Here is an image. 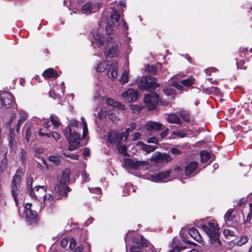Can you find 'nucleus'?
Masks as SVG:
<instances>
[{
    "instance_id": "nucleus-13",
    "label": "nucleus",
    "mask_w": 252,
    "mask_h": 252,
    "mask_svg": "<svg viewBox=\"0 0 252 252\" xmlns=\"http://www.w3.org/2000/svg\"><path fill=\"white\" fill-rule=\"evenodd\" d=\"M171 160L170 157L166 153L161 154L159 152L155 153L151 158V161L156 163H166Z\"/></svg>"
},
{
    "instance_id": "nucleus-50",
    "label": "nucleus",
    "mask_w": 252,
    "mask_h": 252,
    "mask_svg": "<svg viewBox=\"0 0 252 252\" xmlns=\"http://www.w3.org/2000/svg\"><path fill=\"white\" fill-rule=\"evenodd\" d=\"M117 101L111 98H108L106 99V103L108 105L115 107L116 105Z\"/></svg>"
},
{
    "instance_id": "nucleus-19",
    "label": "nucleus",
    "mask_w": 252,
    "mask_h": 252,
    "mask_svg": "<svg viewBox=\"0 0 252 252\" xmlns=\"http://www.w3.org/2000/svg\"><path fill=\"white\" fill-rule=\"evenodd\" d=\"M189 235L195 241L201 243L203 242V238L199 234L198 231L195 228H191L189 230Z\"/></svg>"
},
{
    "instance_id": "nucleus-51",
    "label": "nucleus",
    "mask_w": 252,
    "mask_h": 252,
    "mask_svg": "<svg viewBox=\"0 0 252 252\" xmlns=\"http://www.w3.org/2000/svg\"><path fill=\"white\" fill-rule=\"evenodd\" d=\"M79 146V144H77V143H69L68 149L69 151H72L77 149L78 148Z\"/></svg>"
},
{
    "instance_id": "nucleus-25",
    "label": "nucleus",
    "mask_w": 252,
    "mask_h": 252,
    "mask_svg": "<svg viewBox=\"0 0 252 252\" xmlns=\"http://www.w3.org/2000/svg\"><path fill=\"white\" fill-rule=\"evenodd\" d=\"M116 67L112 64L109 65L107 70V75L112 79H115L118 75V71L116 70Z\"/></svg>"
},
{
    "instance_id": "nucleus-30",
    "label": "nucleus",
    "mask_w": 252,
    "mask_h": 252,
    "mask_svg": "<svg viewBox=\"0 0 252 252\" xmlns=\"http://www.w3.org/2000/svg\"><path fill=\"white\" fill-rule=\"evenodd\" d=\"M25 128V139L28 142H29L32 136V130L34 129L33 126L29 125Z\"/></svg>"
},
{
    "instance_id": "nucleus-47",
    "label": "nucleus",
    "mask_w": 252,
    "mask_h": 252,
    "mask_svg": "<svg viewBox=\"0 0 252 252\" xmlns=\"http://www.w3.org/2000/svg\"><path fill=\"white\" fill-rule=\"evenodd\" d=\"M17 138L15 132V128L10 127L9 129V133L8 134V138Z\"/></svg>"
},
{
    "instance_id": "nucleus-59",
    "label": "nucleus",
    "mask_w": 252,
    "mask_h": 252,
    "mask_svg": "<svg viewBox=\"0 0 252 252\" xmlns=\"http://www.w3.org/2000/svg\"><path fill=\"white\" fill-rule=\"evenodd\" d=\"M171 153L173 155H180L181 153V152L180 150L176 148H172L170 150Z\"/></svg>"
},
{
    "instance_id": "nucleus-18",
    "label": "nucleus",
    "mask_w": 252,
    "mask_h": 252,
    "mask_svg": "<svg viewBox=\"0 0 252 252\" xmlns=\"http://www.w3.org/2000/svg\"><path fill=\"white\" fill-rule=\"evenodd\" d=\"M162 125L158 122H147L145 124L146 129L150 131H158L161 129Z\"/></svg>"
},
{
    "instance_id": "nucleus-33",
    "label": "nucleus",
    "mask_w": 252,
    "mask_h": 252,
    "mask_svg": "<svg viewBox=\"0 0 252 252\" xmlns=\"http://www.w3.org/2000/svg\"><path fill=\"white\" fill-rule=\"evenodd\" d=\"M249 240V238L247 236H242L238 240H236L235 244L238 246H242L246 244Z\"/></svg>"
},
{
    "instance_id": "nucleus-32",
    "label": "nucleus",
    "mask_w": 252,
    "mask_h": 252,
    "mask_svg": "<svg viewBox=\"0 0 252 252\" xmlns=\"http://www.w3.org/2000/svg\"><path fill=\"white\" fill-rule=\"evenodd\" d=\"M180 117L186 122L189 123L190 121V116L189 112L181 111L179 113Z\"/></svg>"
},
{
    "instance_id": "nucleus-43",
    "label": "nucleus",
    "mask_w": 252,
    "mask_h": 252,
    "mask_svg": "<svg viewBox=\"0 0 252 252\" xmlns=\"http://www.w3.org/2000/svg\"><path fill=\"white\" fill-rule=\"evenodd\" d=\"M27 155V154L26 151L25 150H24V149H21V152L20 154V157L21 161L23 163H24L26 160Z\"/></svg>"
},
{
    "instance_id": "nucleus-5",
    "label": "nucleus",
    "mask_w": 252,
    "mask_h": 252,
    "mask_svg": "<svg viewBox=\"0 0 252 252\" xmlns=\"http://www.w3.org/2000/svg\"><path fill=\"white\" fill-rule=\"evenodd\" d=\"M144 102L150 111L155 110L158 102L164 106H167L169 104L167 101L159 98L158 94L156 93L146 94L144 96Z\"/></svg>"
},
{
    "instance_id": "nucleus-14",
    "label": "nucleus",
    "mask_w": 252,
    "mask_h": 252,
    "mask_svg": "<svg viewBox=\"0 0 252 252\" xmlns=\"http://www.w3.org/2000/svg\"><path fill=\"white\" fill-rule=\"evenodd\" d=\"M2 97V103L5 108H10L15 103V99L13 95L10 92H5L0 94Z\"/></svg>"
},
{
    "instance_id": "nucleus-60",
    "label": "nucleus",
    "mask_w": 252,
    "mask_h": 252,
    "mask_svg": "<svg viewBox=\"0 0 252 252\" xmlns=\"http://www.w3.org/2000/svg\"><path fill=\"white\" fill-rule=\"evenodd\" d=\"M147 142L148 143H155V144H158V141L155 137H153L151 138H149L147 140Z\"/></svg>"
},
{
    "instance_id": "nucleus-57",
    "label": "nucleus",
    "mask_w": 252,
    "mask_h": 252,
    "mask_svg": "<svg viewBox=\"0 0 252 252\" xmlns=\"http://www.w3.org/2000/svg\"><path fill=\"white\" fill-rule=\"evenodd\" d=\"M42 129H40L38 131V135L41 136H46L49 138L51 136V133L43 132L42 131Z\"/></svg>"
},
{
    "instance_id": "nucleus-24",
    "label": "nucleus",
    "mask_w": 252,
    "mask_h": 252,
    "mask_svg": "<svg viewBox=\"0 0 252 252\" xmlns=\"http://www.w3.org/2000/svg\"><path fill=\"white\" fill-rule=\"evenodd\" d=\"M54 201V197L53 195L51 194H48L44 195V196L43 197V202L41 203V205L43 206V207L45 206H48L50 207L52 206L53 204Z\"/></svg>"
},
{
    "instance_id": "nucleus-49",
    "label": "nucleus",
    "mask_w": 252,
    "mask_h": 252,
    "mask_svg": "<svg viewBox=\"0 0 252 252\" xmlns=\"http://www.w3.org/2000/svg\"><path fill=\"white\" fill-rule=\"evenodd\" d=\"M173 86L177 89L179 91H182L184 89L182 85L180 84L177 81H174L172 82Z\"/></svg>"
},
{
    "instance_id": "nucleus-31",
    "label": "nucleus",
    "mask_w": 252,
    "mask_h": 252,
    "mask_svg": "<svg viewBox=\"0 0 252 252\" xmlns=\"http://www.w3.org/2000/svg\"><path fill=\"white\" fill-rule=\"evenodd\" d=\"M115 22L110 21L108 22V25L105 27L106 32L107 34L111 35L114 33V30L113 27L115 26Z\"/></svg>"
},
{
    "instance_id": "nucleus-2",
    "label": "nucleus",
    "mask_w": 252,
    "mask_h": 252,
    "mask_svg": "<svg viewBox=\"0 0 252 252\" xmlns=\"http://www.w3.org/2000/svg\"><path fill=\"white\" fill-rule=\"evenodd\" d=\"M69 182V174H59L57 182L54 189V193L59 199L63 196H66L69 189L67 184Z\"/></svg>"
},
{
    "instance_id": "nucleus-38",
    "label": "nucleus",
    "mask_w": 252,
    "mask_h": 252,
    "mask_svg": "<svg viewBox=\"0 0 252 252\" xmlns=\"http://www.w3.org/2000/svg\"><path fill=\"white\" fill-rule=\"evenodd\" d=\"M110 17L111 18V21H113V20H114L115 22H117L119 21L120 18V14L118 13L117 10L113 9L112 12L111 13Z\"/></svg>"
},
{
    "instance_id": "nucleus-54",
    "label": "nucleus",
    "mask_w": 252,
    "mask_h": 252,
    "mask_svg": "<svg viewBox=\"0 0 252 252\" xmlns=\"http://www.w3.org/2000/svg\"><path fill=\"white\" fill-rule=\"evenodd\" d=\"M69 241V238L66 237L63 239L61 242V246L63 248H65L67 245Z\"/></svg>"
},
{
    "instance_id": "nucleus-16",
    "label": "nucleus",
    "mask_w": 252,
    "mask_h": 252,
    "mask_svg": "<svg viewBox=\"0 0 252 252\" xmlns=\"http://www.w3.org/2000/svg\"><path fill=\"white\" fill-rule=\"evenodd\" d=\"M139 95V92L132 89H129L122 93V96L125 97L128 102L135 101Z\"/></svg>"
},
{
    "instance_id": "nucleus-15",
    "label": "nucleus",
    "mask_w": 252,
    "mask_h": 252,
    "mask_svg": "<svg viewBox=\"0 0 252 252\" xmlns=\"http://www.w3.org/2000/svg\"><path fill=\"white\" fill-rule=\"evenodd\" d=\"M147 243L144 238L141 236L140 239H135V244L131 247V252H143L142 248L147 247Z\"/></svg>"
},
{
    "instance_id": "nucleus-61",
    "label": "nucleus",
    "mask_w": 252,
    "mask_h": 252,
    "mask_svg": "<svg viewBox=\"0 0 252 252\" xmlns=\"http://www.w3.org/2000/svg\"><path fill=\"white\" fill-rule=\"evenodd\" d=\"M51 136L54 138L56 141L60 139V134L58 132H51Z\"/></svg>"
},
{
    "instance_id": "nucleus-64",
    "label": "nucleus",
    "mask_w": 252,
    "mask_h": 252,
    "mask_svg": "<svg viewBox=\"0 0 252 252\" xmlns=\"http://www.w3.org/2000/svg\"><path fill=\"white\" fill-rule=\"evenodd\" d=\"M250 213L248 215L247 220H250L252 218V202L249 204Z\"/></svg>"
},
{
    "instance_id": "nucleus-12",
    "label": "nucleus",
    "mask_w": 252,
    "mask_h": 252,
    "mask_svg": "<svg viewBox=\"0 0 252 252\" xmlns=\"http://www.w3.org/2000/svg\"><path fill=\"white\" fill-rule=\"evenodd\" d=\"M124 137V132L118 133L116 131H110L107 134V141L112 144L120 145Z\"/></svg>"
},
{
    "instance_id": "nucleus-45",
    "label": "nucleus",
    "mask_w": 252,
    "mask_h": 252,
    "mask_svg": "<svg viewBox=\"0 0 252 252\" xmlns=\"http://www.w3.org/2000/svg\"><path fill=\"white\" fill-rule=\"evenodd\" d=\"M78 126V122L76 120H72L68 125L67 129H73L72 127H77Z\"/></svg>"
},
{
    "instance_id": "nucleus-4",
    "label": "nucleus",
    "mask_w": 252,
    "mask_h": 252,
    "mask_svg": "<svg viewBox=\"0 0 252 252\" xmlns=\"http://www.w3.org/2000/svg\"><path fill=\"white\" fill-rule=\"evenodd\" d=\"M157 80L156 78L150 75L143 76L138 83V88L141 91L154 93L156 89L159 86Z\"/></svg>"
},
{
    "instance_id": "nucleus-22",
    "label": "nucleus",
    "mask_w": 252,
    "mask_h": 252,
    "mask_svg": "<svg viewBox=\"0 0 252 252\" xmlns=\"http://www.w3.org/2000/svg\"><path fill=\"white\" fill-rule=\"evenodd\" d=\"M166 120L169 123L181 125L182 121L180 117L175 113H171L166 117Z\"/></svg>"
},
{
    "instance_id": "nucleus-40",
    "label": "nucleus",
    "mask_w": 252,
    "mask_h": 252,
    "mask_svg": "<svg viewBox=\"0 0 252 252\" xmlns=\"http://www.w3.org/2000/svg\"><path fill=\"white\" fill-rule=\"evenodd\" d=\"M48 159L53 162L55 165H59L61 163L60 157L56 156H49L48 157Z\"/></svg>"
},
{
    "instance_id": "nucleus-48",
    "label": "nucleus",
    "mask_w": 252,
    "mask_h": 252,
    "mask_svg": "<svg viewBox=\"0 0 252 252\" xmlns=\"http://www.w3.org/2000/svg\"><path fill=\"white\" fill-rule=\"evenodd\" d=\"M64 156L66 158H69L72 159L78 160V155L76 154H71V153H64Z\"/></svg>"
},
{
    "instance_id": "nucleus-28",
    "label": "nucleus",
    "mask_w": 252,
    "mask_h": 252,
    "mask_svg": "<svg viewBox=\"0 0 252 252\" xmlns=\"http://www.w3.org/2000/svg\"><path fill=\"white\" fill-rule=\"evenodd\" d=\"M8 146L10 152L14 151L17 147L18 138H8Z\"/></svg>"
},
{
    "instance_id": "nucleus-21",
    "label": "nucleus",
    "mask_w": 252,
    "mask_h": 252,
    "mask_svg": "<svg viewBox=\"0 0 252 252\" xmlns=\"http://www.w3.org/2000/svg\"><path fill=\"white\" fill-rule=\"evenodd\" d=\"M198 163L196 161H190L185 166V173H193L197 171Z\"/></svg>"
},
{
    "instance_id": "nucleus-62",
    "label": "nucleus",
    "mask_w": 252,
    "mask_h": 252,
    "mask_svg": "<svg viewBox=\"0 0 252 252\" xmlns=\"http://www.w3.org/2000/svg\"><path fill=\"white\" fill-rule=\"evenodd\" d=\"M131 109L133 111L134 113H136V111L138 112L141 110L139 106L135 105H131Z\"/></svg>"
},
{
    "instance_id": "nucleus-11",
    "label": "nucleus",
    "mask_w": 252,
    "mask_h": 252,
    "mask_svg": "<svg viewBox=\"0 0 252 252\" xmlns=\"http://www.w3.org/2000/svg\"><path fill=\"white\" fill-rule=\"evenodd\" d=\"M21 178L20 174H15L12 181V186L11 191L17 206H18L17 195L20 191V183Z\"/></svg>"
},
{
    "instance_id": "nucleus-39",
    "label": "nucleus",
    "mask_w": 252,
    "mask_h": 252,
    "mask_svg": "<svg viewBox=\"0 0 252 252\" xmlns=\"http://www.w3.org/2000/svg\"><path fill=\"white\" fill-rule=\"evenodd\" d=\"M156 148L157 147L155 146L147 144H144V147H142V150L147 153H150L154 152Z\"/></svg>"
},
{
    "instance_id": "nucleus-1",
    "label": "nucleus",
    "mask_w": 252,
    "mask_h": 252,
    "mask_svg": "<svg viewBox=\"0 0 252 252\" xmlns=\"http://www.w3.org/2000/svg\"><path fill=\"white\" fill-rule=\"evenodd\" d=\"M200 227L210 238L212 245L216 247L221 246L220 239L219 228L218 224L214 220L208 221L206 223L200 224Z\"/></svg>"
},
{
    "instance_id": "nucleus-53",
    "label": "nucleus",
    "mask_w": 252,
    "mask_h": 252,
    "mask_svg": "<svg viewBox=\"0 0 252 252\" xmlns=\"http://www.w3.org/2000/svg\"><path fill=\"white\" fill-rule=\"evenodd\" d=\"M207 91H209L211 93H217L220 91L219 89L217 87H211V88H207Z\"/></svg>"
},
{
    "instance_id": "nucleus-46",
    "label": "nucleus",
    "mask_w": 252,
    "mask_h": 252,
    "mask_svg": "<svg viewBox=\"0 0 252 252\" xmlns=\"http://www.w3.org/2000/svg\"><path fill=\"white\" fill-rule=\"evenodd\" d=\"M120 81L124 84L128 82V74L126 71L123 73Z\"/></svg>"
},
{
    "instance_id": "nucleus-10",
    "label": "nucleus",
    "mask_w": 252,
    "mask_h": 252,
    "mask_svg": "<svg viewBox=\"0 0 252 252\" xmlns=\"http://www.w3.org/2000/svg\"><path fill=\"white\" fill-rule=\"evenodd\" d=\"M32 204L30 203L26 204L24 207V215L29 223H35L37 219V214L35 211L32 210Z\"/></svg>"
},
{
    "instance_id": "nucleus-26",
    "label": "nucleus",
    "mask_w": 252,
    "mask_h": 252,
    "mask_svg": "<svg viewBox=\"0 0 252 252\" xmlns=\"http://www.w3.org/2000/svg\"><path fill=\"white\" fill-rule=\"evenodd\" d=\"M180 83L183 86L189 87L195 84V79L192 76H190L188 78L182 79L181 80Z\"/></svg>"
},
{
    "instance_id": "nucleus-7",
    "label": "nucleus",
    "mask_w": 252,
    "mask_h": 252,
    "mask_svg": "<svg viewBox=\"0 0 252 252\" xmlns=\"http://www.w3.org/2000/svg\"><path fill=\"white\" fill-rule=\"evenodd\" d=\"M139 177L154 182H166L172 180L175 174H139Z\"/></svg>"
},
{
    "instance_id": "nucleus-34",
    "label": "nucleus",
    "mask_w": 252,
    "mask_h": 252,
    "mask_svg": "<svg viewBox=\"0 0 252 252\" xmlns=\"http://www.w3.org/2000/svg\"><path fill=\"white\" fill-rule=\"evenodd\" d=\"M95 40L100 45L102 46L104 44L105 37L99 33H97L94 36Z\"/></svg>"
},
{
    "instance_id": "nucleus-44",
    "label": "nucleus",
    "mask_w": 252,
    "mask_h": 252,
    "mask_svg": "<svg viewBox=\"0 0 252 252\" xmlns=\"http://www.w3.org/2000/svg\"><path fill=\"white\" fill-rule=\"evenodd\" d=\"M164 93L168 96L176 94V90L172 88H168L164 90Z\"/></svg>"
},
{
    "instance_id": "nucleus-8",
    "label": "nucleus",
    "mask_w": 252,
    "mask_h": 252,
    "mask_svg": "<svg viewBox=\"0 0 252 252\" xmlns=\"http://www.w3.org/2000/svg\"><path fill=\"white\" fill-rule=\"evenodd\" d=\"M125 164L135 170L139 169L142 170H147L149 168V162L148 161H134L131 158H126L124 160Z\"/></svg>"
},
{
    "instance_id": "nucleus-35",
    "label": "nucleus",
    "mask_w": 252,
    "mask_h": 252,
    "mask_svg": "<svg viewBox=\"0 0 252 252\" xmlns=\"http://www.w3.org/2000/svg\"><path fill=\"white\" fill-rule=\"evenodd\" d=\"M233 211L231 209L228 210L224 216V220L225 222H230L233 220L234 216L232 214Z\"/></svg>"
},
{
    "instance_id": "nucleus-27",
    "label": "nucleus",
    "mask_w": 252,
    "mask_h": 252,
    "mask_svg": "<svg viewBox=\"0 0 252 252\" xmlns=\"http://www.w3.org/2000/svg\"><path fill=\"white\" fill-rule=\"evenodd\" d=\"M109 65L106 64L105 62H99L97 64V66L95 67V70L97 72H104L106 70H108Z\"/></svg>"
},
{
    "instance_id": "nucleus-41",
    "label": "nucleus",
    "mask_w": 252,
    "mask_h": 252,
    "mask_svg": "<svg viewBox=\"0 0 252 252\" xmlns=\"http://www.w3.org/2000/svg\"><path fill=\"white\" fill-rule=\"evenodd\" d=\"M245 64L246 62L244 60H237L236 65L237 68L246 70L247 68V66Z\"/></svg>"
},
{
    "instance_id": "nucleus-9",
    "label": "nucleus",
    "mask_w": 252,
    "mask_h": 252,
    "mask_svg": "<svg viewBox=\"0 0 252 252\" xmlns=\"http://www.w3.org/2000/svg\"><path fill=\"white\" fill-rule=\"evenodd\" d=\"M63 133L68 143L80 144V134L75 129H67L66 127L63 130Z\"/></svg>"
},
{
    "instance_id": "nucleus-6",
    "label": "nucleus",
    "mask_w": 252,
    "mask_h": 252,
    "mask_svg": "<svg viewBox=\"0 0 252 252\" xmlns=\"http://www.w3.org/2000/svg\"><path fill=\"white\" fill-rule=\"evenodd\" d=\"M120 46L115 42L110 41L108 38L106 40V44L104 49V55L107 58L117 57L120 54Z\"/></svg>"
},
{
    "instance_id": "nucleus-52",
    "label": "nucleus",
    "mask_w": 252,
    "mask_h": 252,
    "mask_svg": "<svg viewBox=\"0 0 252 252\" xmlns=\"http://www.w3.org/2000/svg\"><path fill=\"white\" fill-rule=\"evenodd\" d=\"M223 234L226 237L228 236H232L234 235V233L229 229H224L223 231Z\"/></svg>"
},
{
    "instance_id": "nucleus-3",
    "label": "nucleus",
    "mask_w": 252,
    "mask_h": 252,
    "mask_svg": "<svg viewBox=\"0 0 252 252\" xmlns=\"http://www.w3.org/2000/svg\"><path fill=\"white\" fill-rule=\"evenodd\" d=\"M35 180L33 178L29 176L27 178V188L29 189V194L32 198L40 200L44 196L46 191V187L44 186H35L32 188V184L35 183Z\"/></svg>"
},
{
    "instance_id": "nucleus-17",
    "label": "nucleus",
    "mask_w": 252,
    "mask_h": 252,
    "mask_svg": "<svg viewBox=\"0 0 252 252\" xmlns=\"http://www.w3.org/2000/svg\"><path fill=\"white\" fill-rule=\"evenodd\" d=\"M98 8V6L88 2L82 6V11L84 14H90L95 12Z\"/></svg>"
},
{
    "instance_id": "nucleus-29",
    "label": "nucleus",
    "mask_w": 252,
    "mask_h": 252,
    "mask_svg": "<svg viewBox=\"0 0 252 252\" xmlns=\"http://www.w3.org/2000/svg\"><path fill=\"white\" fill-rule=\"evenodd\" d=\"M200 155V160L202 163L206 162L211 158L210 153L206 150L201 151Z\"/></svg>"
},
{
    "instance_id": "nucleus-23",
    "label": "nucleus",
    "mask_w": 252,
    "mask_h": 252,
    "mask_svg": "<svg viewBox=\"0 0 252 252\" xmlns=\"http://www.w3.org/2000/svg\"><path fill=\"white\" fill-rule=\"evenodd\" d=\"M161 66V64L160 63H157L156 64H147L145 66V70L150 73L156 75Z\"/></svg>"
},
{
    "instance_id": "nucleus-42",
    "label": "nucleus",
    "mask_w": 252,
    "mask_h": 252,
    "mask_svg": "<svg viewBox=\"0 0 252 252\" xmlns=\"http://www.w3.org/2000/svg\"><path fill=\"white\" fill-rule=\"evenodd\" d=\"M50 97L53 98L55 100H60L61 98V95L56 93L54 90H50L49 92Z\"/></svg>"
},
{
    "instance_id": "nucleus-20",
    "label": "nucleus",
    "mask_w": 252,
    "mask_h": 252,
    "mask_svg": "<svg viewBox=\"0 0 252 252\" xmlns=\"http://www.w3.org/2000/svg\"><path fill=\"white\" fill-rule=\"evenodd\" d=\"M43 76L45 78H57L59 75L58 72L53 68L46 69L43 72Z\"/></svg>"
},
{
    "instance_id": "nucleus-63",
    "label": "nucleus",
    "mask_w": 252,
    "mask_h": 252,
    "mask_svg": "<svg viewBox=\"0 0 252 252\" xmlns=\"http://www.w3.org/2000/svg\"><path fill=\"white\" fill-rule=\"evenodd\" d=\"M141 136L142 134L139 132L135 133L133 135V141L138 140Z\"/></svg>"
},
{
    "instance_id": "nucleus-37",
    "label": "nucleus",
    "mask_w": 252,
    "mask_h": 252,
    "mask_svg": "<svg viewBox=\"0 0 252 252\" xmlns=\"http://www.w3.org/2000/svg\"><path fill=\"white\" fill-rule=\"evenodd\" d=\"M50 118L52 124L55 127H58L60 126V123L59 122V119L57 116L54 114L51 115Z\"/></svg>"
},
{
    "instance_id": "nucleus-56",
    "label": "nucleus",
    "mask_w": 252,
    "mask_h": 252,
    "mask_svg": "<svg viewBox=\"0 0 252 252\" xmlns=\"http://www.w3.org/2000/svg\"><path fill=\"white\" fill-rule=\"evenodd\" d=\"M69 248L70 249L72 250L74 249L75 246H76V241L73 238H69Z\"/></svg>"
},
{
    "instance_id": "nucleus-36",
    "label": "nucleus",
    "mask_w": 252,
    "mask_h": 252,
    "mask_svg": "<svg viewBox=\"0 0 252 252\" xmlns=\"http://www.w3.org/2000/svg\"><path fill=\"white\" fill-rule=\"evenodd\" d=\"M117 148L119 153L121 154H122L124 156H128V155L127 153V148L126 147L125 145H117Z\"/></svg>"
},
{
    "instance_id": "nucleus-58",
    "label": "nucleus",
    "mask_w": 252,
    "mask_h": 252,
    "mask_svg": "<svg viewBox=\"0 0 252 252\" xmlns=\"http://www.w3.org/2000/svg\"><path fill=\"white\" fill-rule=\"evenodd\" d=\"M172 135H174L176 136H178L181 138H183V137H185L186 134L184 132H181L180 131H178V132L173 131L172 133Z\"/></svg>"
},
{
    "instance_id": "nucleus-55",
    "label": "nucleus",
    "mask_w": 252,
    "mask_h": 252,
    "mask_svg": "<svg viewBox=\"0 0 252 252\" xmlns=\"http://www.w3.org/2000/svg\"><path fill=\"white\" fill-rule=\"evenodd\" d=\"M217 70V69L215 67H208L205 70V72L209 75H211L212 72H215Z\"/></svg>"
}]
</instances>
